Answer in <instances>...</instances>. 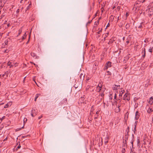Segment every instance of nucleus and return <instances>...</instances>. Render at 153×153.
<instances>
[{
  "mask_svg": "<svg viewBox=\"0 0 153 153\" xmlns=\"http://www.w3.org/2000/svg\"><path fill=\"white\" fill-rule=\"evenodd\" d=\"M111 62H108L105 64V67L104 68V70H106L108 68L111 67Z\"/></svg>",
  "mask_w": 153,
  "mask_h": 153,
  "instance_id": "f257e3e1",
  "label": "nucleus"
},
{
  "mask_svg": "<svg viewBox=\"0 0 153 153\" xmlns=\"http://www.w3.org/2000/svg\"><path fill=\"white\" fill-rule=\"evenodd\" d=\"M128 140V137H125V139H123L122 147L126 146H127L126 141Z\"/></svg>",
  "mask_w": 153,
  "mask_h": 153,
  "instance_id": "f03ea898",
  "label": "nucleus"
},
{
  "mask_svg": "<svg viewBox=\"0 0 153 153\" xmlns=\"http://www.w3.org/2000/svg\"><path fill=\"white\" fill-rule=\"evenodd\" d=\"M140 3V1H136L134 4V8H135L137 9V7H139L140 6V5H139Z\"/></svg>",
  "mask_w": 153,
  "mask_h": 153,
  "instance_id": "7ed1b4c3",
  "label": "nucleus"
},
{
  "mask_svg": "<svg viewBox=\"0 0 153 153\" xmlns=\"http://www.w3.org/2000/svg\"><path fill=\"white\" fill-rule=\"evenodd\" d=\"M119 101L118 103L116 101H115L114 102L116 105V108H120L121 105V100L120 99H119Z\"/></svg>",
  "mask_w": 153,
  "mask_h": 153,
  "instance_id": "20e7f679",
  "label": "nucleus"
},
{
  "mask_svg": "<svg viewBox=\"0 0 153 153\" xmlns=\"http://www.w3.org/2000/svg\"><path fill=\"white\" fill-rule=\"evenodd\" d=\"M123 99L124 100L129 101L130 100V98L128 96V94L126 93L125 94L123 97Z\"/></svg>",
  "mask_w": 153,
  "mask_h": 153,
  "instance_id": "39448f33",
  "label": "nucleus"
},
{
  "mask_svg": "<svg viewBox=\"0 0 153 153\" xmlns=\"http://www.w3.org/2000/svg\"><path fill=\"white\" fill-rule=\"evenodd\" d=\"M31 114L32 117H34L37 114V112L35 109H33L32 110Z\"/></svg>",
  "mask_w": 153,
  "mask_h": 153,
  "instance_id": "423d86ee",
  "label": "nucleus"
},
{
  "mask_svg": "<svg viewBox=\"0 0 153 153\" xmlns=\"http://www.w3.org/2000/svg\"><path fill=\"white\" fill-rule=\"evenodd\" d=\"M30 55L32 57H33L35 59H38L39 58V56H37L36 54L34 53L31 52Z\"/></svg>",
  "mask_w": 153,
  "mask_h": 153,
  "instance_id": "0eeeda50",
  "label": "nucleus"
},
{
  "mask_svg": "<svg viewBox=\"0 0 153 153\" xmlns=\"http://www.w3.org/2000/svg\"><path fill=\"white\" fill-rule=\"evenodd\" d=\"M120 88V85H114L113 87V90H117L119 89Z\"/></svg>",
  "mask_w": 153,
  "mask_h": 153,
  "instance_id": "6e6552de",
  "label": "nucleus"
},
{
  "mask_svg": "<svg viewBox=\"0 0 153 153\" xmlns=\"http://www.w3.org/2000/svg\"><path fill=\"white\" fill-rule=\"evenodd\" d=\"M109 137L108 135H107L105 139L104 143L105 144H106L108 142V140H109Z\"/></svg>",
  "mask_w": 153,
  "mask_h": 153,
  "instance_id": "1a4fd4ad",
  "label": "nucleus"
},
{
  "mask_svg": "<svg viewBox=\"0 0 153 153\" xmlns=\"http://www.w3.org/2000/svg\"><path fill=\"white\" fill-rule=\"evenodd\" d=\"M143 51H142V53H143L142 57L144 58L146 56V51H145V48H143Z\"/></svg>",
  "mask_w": 153,
  "mask_h": 153,
  "instance_id": "9d476101",
  "label": "nucleus"
},
{
  "mask_svg": "<svg viewBox=\"0 0 153 153\" xmlns=\"http://www.w3.org/2000/svg\"><path fill=\"white\" fill-rule=\"evenodd\" d=\"M139 113L138 111H137L136 112V113H135V119H136V120H138L139 118Z\"/></svg>",
  "mask_w": 153,
  "mask_h": 153,
  "instance_id": "9b49d317",
  "label": "nucleus"
},
{
  "mask_svg": "<svg viewBox=\"0 0 153 153\" xmlns=\"http://www.w3.org/2000/svg\"><path fill=\"white\" fill-rule=\"evenodd\" d=\"M84 75H83V74L82 73H81L80 74L79 76L80 78L81 79V81L82 80V81L84 79Z\"/></svg>",
  "mask_w": 153,
  "mask_h": 153,
  "instance_id": "f8f14e48",
  "label": "nucleus"
},
{
  "mask_svg": "<svg viewBox=\"0 0 153 153\" xmlns=\"http://www.w3.org/2000/svg\"><path fill=\"white\" fill-rule=\"evenodd\" d=\"M7 65L8 66H10V68H11L12 67H13L14 66V65L12 64V62H10V61H9L7 63Z\"/></svg>",
  "mask_w": 153,
  "mask_h": 153,
  "instance_id": "ddd939ff",
  "label": "nucleus"
},
{
  "mask_svg": "<svg viewBox=\"0 0 153 153\" xmlns=\"http://www.w3.org/2000/svg\"><path fill=\"white\" fill-rule=\"evenodd\" d=\"M102 30V29H101L97 33L96 35L97 36V38H98L100 37V35H99L100 33V32H101Z\"/></svg>",
  "mask_w": 153,
  "mask_h": 153,
  "instance_id": "4468645a",
  "label": "nucleus"
},
{
  "mask_svg": "<svg viewBox=\"0 0 153 153\" xmlns=\"http://www.w3.org/2000/svg\"><path fill=\"white\" fill-rule=\"evenodd\" d=\"M153 103V98L152 97L150 99L149 101V103L150 104H152Z\"/></svg>",
  "mask_w": 153,
  "mask_h": 153,
  "instance_id": "2eb2a0df",
  "label": "nucleus"
},
{
  "mask_svg": "<svg viewBox=\"0 0 153 153\" xmlns=\"http://www.w3.org/2000/svg\"><path fill=\"white\" fill-rule=\"evenodd\" d=\"M84 97H81L79 99V101H80L81 102H83V101L84 99Z\"/></svg>",
  "mask_w": 153,
  "mask_h": 153,
  "instance_id": "dca6fc26",
  "label": "nucleus"
},
{
  "mask_svg": "<svg viewBox=\"0 0 153 153\" xmlns=\"http://www.w3.org/2000/svg\"><path fill=\"white\" fill-rule=\"evenodd\" d=\"M40 95V94H37L36 95V97L35 98L34 100L35 101H36L39 95Z\"/></svg>",
  "mask_w": 153,
  "mask_h": 153,
  "instance_id": "f3484780",
  "label": "nucleus"
},
{
  "mask_svg": "<svg viewBox=\"0 0 153 153\" xmlns=\"http://www.w3.org/2000/svg\"><path fill=\"white\" fill-rule=\"evenodd\" d=\"M104 94L103 93L101 94H100L99 95V97L100 96V97H101L100 98V100H102L103 98V96H104Z\"/></svg>",
  "mask_w": 153,
  "mask_h": 153,
  "instance_id": "a211bd4d",
  "label": "nucleus"
},
{
  "mask_svg": "<svg viewBox=\"0 0 153 153\" xmlns=\"http://www.w3.org/2000/svg\"><path fill=\"white\" fill-rule=\"evenodd\" d=\"M114 40L113 39H110L109 42H108V44L109 45H111V44H112V43L114 41Z\"/></svg>",
  "mask_w": 153,
  "mask_h": 153,
  "instance_id": "6ab92c4d",
  "label": "nucleus"
},
{
  "mask_svg": "<svg viewBox=\"0 0 153 153\" xmlns=\"http://www.w3.org/2000/svg\"><path fill=\"white\" fill-rule=\"evenodd\" d=\"M147 112L149 113H150L152 111V110L151 108H149L147 110Z\"/></svg>",
  "mask_w": 153,
  "mask_h": 153,
  "instance_id": "aec40b11",
  "label": "nucleus"
},
{
  "mask_svg": "<svg viewBox=\"0 0 153 153\" xmlns=\"http://www.w3.org/2000/svg\"><path fill=\"white\" fill-rule=\"evenodd\" d=\"M120 111V108H117L115 109V112H116L117 113L119 112Z\"/></svg>",
  "mask_w": 153,
  "mask_h": 153,
  "instance_id": "412c9836",
  "label": "nucleus"
},
{
  "mask_svg": "<svg viewBox=\"0 0 153 153\" xmlns=\"http://www.w3.org/2000/svg\"><path fill=\"white\" fill-rule=\"evenodd\" d=\"M26 37V33H25L23 36L22 37V40L25 39Z\"/></svg>",
  "mask_w": 153,
  "mask_h": 153,
  "instance_id": "4be33fe9",
  "label": "nucleus"
},
{
  "mask_svg": "<svg viewBox=\"0 0 153 153\" xmlns=\"http://www.w3.org/2000/svg\"><path fill=\"white\" fill-rule=\"evenodd\" d=\"M9 104H10V103H7V104H6L5 105L4 108H7L8 107L9 105Z\"/></svg>",
  "mask_w": 153,
  "mask_h": 153,
  "instance_id": "5701e85b",
  "label": "nucleus"
},
{
  "mask_svg": "<svg viewBox=\"0 0 153 153\" xmlns=\"http://www.w3.org/2000/svg\"><path fill=\"white\" fill-rule=\"evenodd\" d=\"M22 32V28H21L20 29H19V34H18V36L20 35V34Z\"/></svg>",
  "mask_w": 153,
  "mask_h": 153,
  "instance_id": "b1692460",
  "label": "nucleus"
},
{
  "mask_svg": "<svg viewBox=\"0 0 153 153\" xmlns=\"http://www.w3.org/2000/svg\"><path fill=\"white\" fill-rule=\"evenodd\" d=\"M99 23V20H98L97 22H95V25H97Z\"/></svg>",
  "mask_w": 153,
  "mask_h": 153,
  "instance_id": "393cba45",
  "label": "nucleus"
},
{
  "mask_svg": "<svg viewBox=\"0 0 153 153\" xmlns=\"http://www.w3.org/2000/svg\"><path fill=\"white\" fill-rule=\"evenodd\" d=\"M130 55V54H129V55H127L125 57V59H125V60H128L129 58V55Z\"/></svg>",
  "mask_w": 153,
  "mask_h": 153,
  "instance_id": "a878e982",
  "label": "nucleus"
},
{
  "mask_svg": "<svg viewBox=\"0 0 153 153\" xmlns=\"http://www.w3.org/2000/svg\"><path fill=\"white\" fill-rule=\"evenodd\" d=\"M136 125H135L134 128L133 130V131H134V133H135V131H136Z\"/></svg>",
  "mask_w": 153,
  "mask_h": 153,
  "instance_id": "bb28decb",
  "label": "nucleus"
},
{
  "mask_svg": "<svg viewBox=\"0 0 153 153\" xmlns=\"http://www.w3.org/2000/svg\"><path fill=\"white\" fill-rule=\"evenodd\" d=\"M153 49V48L152 47V48H151L149 50V51L150 52H152V50Z\"/></svg>",
  "mask_w": 153,
  "mask_h": 153,
  "instance_id": "cd10ccee",
  "label": "nucleus"
},
{
  "mask_svg": "<svg viewBox=\"0 0 153 153\" xmlns=\"http://www.w3.org/2000/svg\"><path fill=\"white\" fill-rule=\"evenodd\" d=\"M27 120V119L26 118H25L24 119L23 121H24V124L26 122Z\"/></svg>",
  "mask_w": 153,
  "mask_h": 153,
  "instance_id": "c85d7f7f",
  "label": "nucleus"
},
{
  "mask_svg": "<svg viewBox=\"0 0 153 153\" xmlns=\"http://www.w3.org/2000/svg\"><path fill=\"white\" fill-rule=\"evenodd\" d=\"M92 22V20H91V21H89L88 22L86 23V26L87 27V25H88V24H90Z\"/></svg>",
  "mask_w": 153,
  "mask_h": 153,
  "instance_id": "c756f323",
  "label": "nucleus"
},
{
  "mask_svg": "<svg viewBox=\"0 0 153 153\" xmlns=\"http://www.w3.org/2000/svg\"><path fill=\"white\" fill-rule=\"evenodd\" d=\"M128 133H129V132L126 131V135H125V137H128Z\"/></svg>",
  "mask_w": 153,
  "mask_h": 153,
  "instance_id": "7c9ffc66",
  "label": "nucleus"
},
{
  "mask_svg": "<svg viewBox=\"0 0 153 153\" xmlns=\"http://www.w3.org/2000/svg\"><path fill=\"white\" fill-rule=\"evenodd\" d=\"M107 75H111V73L109 71H107Z\"/></svg>",
  "mask_w": 153,
  "mask_h": 153,
  "instance_id": "2f4dec72",
  "label": "nucleus"
},
{
  "mask_svg": "<svg viewBox=\"0 0 153 153\" xmlns=\"http://www.w3.org/2000/svg\"><path fill=\"white\" fill-rule=\"evenodd\" d=\"M129 15V13L128 12H126V17H127Z\"/></svg>",
  "mask_w": 153,
  "mask_h": 153,
  "instance_id": "473e14b6",
  "label": "nucleus"
},
{
  "mask_svg": "<svg viewBox=\"0 0 153 153\" xmlns=\"http://www.w3.org/2000/svg\"><path fill=\"white\" fill-rule=\"evenodd\" d=\"M99 88V91H100L101 90V87L98 86L97 87V88Z\"/></svg>",
  "mask_w": 153,
  "mask_h": 153,
  "instance_id": "72a5a7b5",
  "label": "nucleus"
},
{
  "mask_svg": "<svg viewBox=\"0 0 153 153\" xmlns=\"http://www.w3.org/2000/svg\"><path fill=\"white\" fill-rule=\"evenodd\" d=\"M21 147V146L20 145H19V146H18L17 147V148H16V150H17L18 149H19Z\"/></svg>",
  "mask_w": 153,
  "mask_h": 153,
  "instance_id": "f704fd0d",
  "label": "nucleus"
},
{
  "mask_svg": "<svg viewBox=\"0 0 153 153\" xmlns=\"http://www.w3.org/2000/svg\"><path fill=\"white\" fill-rule=\"evenodd\" d=\"M8 41L5 40L4 42L5 44L6 45H7L8 44Z\"/></svg>",
  "mask_w": 153,
  "mask_h": 153,
  "instance_id": "c9c22d12",
  "label": "nucleus"
},
{
  "mask_svg": "<svg viewBox=\"0 0 153 153\" xmlns=\"http://www.w3.org/2000/svg\"><path fill=\"white\" fill-rule=\"evenodd\" d=\"M126 131H127V132H129V127H127V129L126 130Z\"/></svg>",
  "mask_w": 153,
  "mask_h": 153,
  "instance_id": "e433bc0d",
  "label": "nucleus"
},
{
  "mask_svg": "<svg viewBox=\"0 0 153 153\" xmlns=\"http://www.w3.org/2000/svg\"><path fill=\"white\" fill-rule=\"evenodd\" d=\"M123 92H122V93H121V92H120L119 94V96H122V94H123Z\"/></svg>",
  "mask_w": 153,
  "mask_h": 153,
  "instance_id": "4c0bfd02",
  "label": "nucleus"
},
{
  "mask_svg": "<svg viewBox=\"0 0 153 153\" xmlns=\"http://www.w3.org/2000/svg\"><path fill=\"white\" fill-rule=\"evenodd\" d=\"M31 4H29L28 6H27V8H26V9L27 10H28L29 8V7H30V5Z\"/></svg>",
  "mask_w": 153,
  "mask_h": 153,
  "instance_id": "58836bf2",
  "label": "nucleus"
},
{
  "mask_svg": "<svg viewBox=\"0 0 153 153\" xmlns=\"http://www.w3.org/2000/svg\"><path fill=\"white\" fill-rule=\"evenodd\" d=\"M116 97H117V95H116V94H115V95H114V100L115 99L116 100Z\"/></svg>",
  "mask_w": 153,
  "mask_h": 153,
  "instance_id": "ea45409f",
  "label": "nucleus"
},
{
  "mask_svg": "<svg viewBox=\"0 0 153 153\" xmlns=\"http://www.w3.org/2000/svg\"><path fill=\"white\" fill-rule=\"evenodd\" d=\"M24 126H23L22 127V128H19L17 129V131L20 130H21V129H22V128H24Z\"/></svg>",
  "mask_w": 153,
  "mask_h": 153,
  "instance_id": "a19ab883",
  "label": "nucleus"
},
{
  "mask_svg": "<svg viewBox=\"0 0 153 153\" xmlns=\"http://www.w3.org/2000/svg\"><path fill=\"white\" fill-rule=\"evenodd\" d=\"M8 52H9V50H8L7 49V50H6L5 51H4V52L5 53H7Z\"/></svg>",
  "mask_w": 153,
  "mask_h": 153,
  "instance_id": "79ce46f5",
  "label": "nucleus"
},
{
  "mask_svg": "<svg viewBox=\"0 0 153 153\" xmlns=\"http://www.w3.org/2000/svg\"><path fill=\"white\" fill-rule=\"evenodd\" d=\"M126 42L127 43V44H128L129 42V40H127Z\"/></svg>",
  "mask_w": 153,
  "mask_h": 153,
  "instance_id": "37998d69",
  "label": "nucleus"
},
{
  "mask_svg": "<svg viewBox=\"0 0 153 153\" xmlns=\"http://www.w3.org/2000/svg\"><path fill=\"white\" fill-rule=\"evenodd\" d=\"M16 12L17 13H18L19 12V9H18L16 11Z\"/></svg>",
  "mask_w": 153,
  "mask_h": 153,
  "instance_id": "c03bdc74",
  "label": "nucleus"
},
{
  "mask_svg": "<svg viewBox=\"0 0 153 153\" xmlns=\"http://www.w3.org/2000/svg\"><path fill=\"white\" fill-rule=\"evenodd\" d=\"M120 92H121V93H122V92H124V90H122V89H121V91H120Z\"/></svg>",
  "mask_w": 153,
  "mask_h": 153,
  "instance_id": "a18cd8bd",
  "label": "nucleus"
},
{
  "mask_svg": "<svg viewBox=\"0 0 153 153\" xmlns=\"http://www.w3.org/2000/svg\"><path fill=\"white\" fill-rule=\"evenodd\" d=\"M30 35H29V39H30ZM29 39L28 41H27V42L26 44H27L29 42Z\"/></svg>",
  "mask_w": 153,
  "mask_h": 153,
  "instance_id": "49530a36",
  "label": "nucleus"
},
{
  "mask_svg": "<svg viewBox=\"0 0 153 153\" xmlns=\"http://www.w3.org/2000/svg\"><path fill=\"white\" fill-rule=\"evenodd\" d=\"M42 117V116H40L38 117V119H40Z\"/></svg>",
  "mask_w": 153,
  "mask_h": 153,
  "instance_id": "de8ad7c7",
  "label": "nucleus"
},
{
  "mask_svg": "<svg viewBox=\"0 0 153 153\" xmlns=\"http://www.w3.org/2000/svg\"><path fill=\"white\" fill-rule=\"evenodd\" d=\"M110 18H111V19H112V18H113V19H114V18L113 17V16H111L110 17Z\"/></svg>",
  "mask_w": 153,
  "mask_h": 153,
  "instance_id": "09e8293b",
  "label": "nucleus"
},
{
  "mask_svg": "<svg viewBox=\"0 0 153 153\" xmlns=\"http://www.w3.org/2000/svg\"><path fill=\"white\" fill-rule=\"evenodd\" d=\"M110 25V24H109V23H108V24L107 25V27H109Z\"/></svg>",
  "mask_w": 153,
  "mask_h": 153,
  "instance_id": "8fccbe9b",
  "label": "nucleus"
},
{
  "mask_svg": "<svg viewBox=\"0 0 153 153\" xmlns=\"http://www.w3.org/2000/svg\"><path fill=\"white\" fill-rule=\"evenodd\" d=\"M10 26V23H8L7 24V26L8 27H9V26Z\"/></svg>",
  "mask_w": 153,
  "mask_h": 153,
  "instance_id": "3c124183",
  "label": "nucleus"
},
{
  "mask_svg": "<svg viewBox=\"0 0 153 153\" xmlns=\"http://www.w3.org/2000/svg\"><path fill=\"white\" fill-rule=\"evenodd\" d=\"M30 62L31 63H33V64L34 65H35V66H36V65L35 64L33 63V62Z\"/></svg>",
  "mask_w": 153,
  "mask_h": 153,
  "instance_id": "603ef678",
  "label": "nucleus"
},
{
  "mask_svg": "<svg viewBox=\"0 0 153 153\" xmlns=\"http://www.w3.org/2000/svg\"><path fill=\"white\" fill-rule=\"evenodd\" d=\"M7 137L6 138H5V139L4 140V141L5 140H7Z\"/></svg>",
  "mask_w": 153,
  "mask_h": 153,
  "instance_id": "864d4df0",
  "label": "nucleus"
},
{
  "mask_svg": "<svg viewBox=\"0 0 153 153\" xmlns=\"http://www.w3.org/2000/svg\"><path fill=\"white\" fill-rule=\"evenodd\" d=\"M105 37H104V39H105V38L107 36V35H105Z\"/></svg>",
  "mask_w": 153,
  "mask_h": 153,
  "instance_id": "5fc2aeb1",
  "label": "nucleus"
},
{
  "mask_svg": "<svg viewBox=\"0 0 153 153\" xmlns=\"http://www.w3.org/2000/svg\"><path fill=\"white\" fill-rule=\"evenodd\" d=\"M99 113V111H97V112H96V114H98Z\"/></svg>",
  "mask_w": 153,
  "mask_h": 153,
  "instance_id": "6e6d98bb",
  "label": "nucleus"
},
{
  "mask_svg": "<svg viewBox=\"0 0 153 153\" xmlns=\"http://www.w3.org/2000/svg\"><path fill=\"white\" fill-rule=\"evenodd\" d=\"M17 63H15V65H15V66H16V65H17Z\"/></svg>",
  "mask_w": 153,
  "mask_h": 153,
  "instance_id": "4d7b16f0",
  "label": "nucleus"
},
{
  "mask_svg": "<svg viewBox=\"0 0 153 153\" xmlns=\"http://www.w3.org/2000/svg\"><path fill=\"white\" fill-rule=\"evenodd\" d=\"M117 8L118 9H120V7H117Z\"/></svg>",
  "mask_w": 153,
  "mask_h": 153,
  "instance_id": "13d9d810",
  "label": "nucleus"
},
{
  "mask_svg": "<svg viewBox=\"0 0 153 153\" xmlns=\"http://www.w3.org/2000/svg\"><path fill=\"white\" fill-rule=\"evenodd\" d=\"M4 16V15H2V16H1V18H3V16Z\"/></svg>",
  "mask_w": 153,
  "mask_h": 153,
  "instance_id": "bf43d9fd",
  "label": "nucleus"
},
{
  "mask_svg": "<svg viewBox=\"0 0 153 153\" xmlns=\"http://www.w3.org/2000/svg\"><path fill=\"white\" fill-rule=\"evenodd\" d=\"M101 142H102V143H101V145H102V140H101Z\"/></svg>",
  "mask_w": 153,
  "mask_h": 153,
  "instance_id": "052dcab7",
  "label": "nucleus"
},
{
  "mask_svg": "<svg viewBox=\"0 0 153 153\" xmlns=\"http://www.w3.org/2000/svg\"><path fill=\"white\" fill-rule=\"evenodd\" d=\"M123 149L124 150H125V148H123Z\"/></svg>",
  "mask_w": 153,
  "mask_h": 153,
  "instance_id": "680f3d73",
  "label": "nucleus"
},
{
  "mask_svg": "<svg viewBox=\"0 0 153 153\" xmlns=\"http://www.w3.org/2000/svg\"><path fill=\"white\" fill-rule=\"evenodd\" d=\"M104 107H105V103H104Z\"/></svg>",
  "mask_w": 153,
  "mask_h": 153,
  "instance_id": "e2e57ef3",
  "label": "nucleus"
},
{
  "mask_svg": "<svg viewBox=\"0 0 153 153\" xmlns=\"http://www.w3.org/2000/svg\"><path fill=\"white\" fill-rule=\"evenodd\" d=\"M2 7H0V9H1Z\"/></svg>",
  "mask_w": 153,
  "mask_h": 153,
  "instance_id": "0e129e2a",
  "label": "nucleus"
},
{
  "mask_svg": "<svg viewBox=\"0 0 153 153\" xmlns=\"http://www.w3.org/2000/svg\"><path fill=\"white\" fill-rule=\"evenodd\" d=\"M26 77H25L24 78V80H25V78Z\"/></svg>",
  "mask_w": 153,
  "mask_h": 153,
  "instance_id": "69168bd1",
  "label": "nucleus"
},
{
  "mask_svg": "<svg viewBox=\"0 0 153 153\" xmlns=\"http://www.w3.org/2000/svg\"><path fill=\"white\" fill-rule=\"evenodd\" d=\"M4 76V74H3V75H2V76L3 77V76Z\"/></svg>",
  "mask_w": 153,
  "mask_h": 153,
  "instance_id": "338daca9",
  "label": "nucleus"
},
{
  "mask_svg": "<svg viewBox=\"0 0 153 153\" xmlns=\"http://www.w3.org/2000/svg\"><path fill=\"white\" fill-rule=\"evenodd\" d=\"M152 123H153V120H152Z\"/></svg>",
  "mask_w": 153,
  "mask_h": 153,
  "instance_id": "774afa93",
  "label": "nucleus"
}]
</instances>
